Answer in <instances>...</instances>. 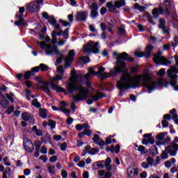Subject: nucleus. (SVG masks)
I'll use <instances>...</instances> for the list:
<instances>
[{
	"label": "nucleus",
	"instance_id": "1",
	"mask_svg": "<svg viewBox=\"0 0 178 178\" xmlns=\"http://www.w3.org/2000/svg\"><path fill=\"white\" fill-rule=\"evenodd\" d=\"M91 74L101 76L103 79H106V77L110 76L109 74L105 72L104 67H99L98 72H95L92 68H90L86 75L77 74L76 72L72 71L71 79H70V82L67 86V90L69 92L79 91L76 95L72 96L74 101H86L88 98L90 90L83 88L81 83H83V79H85L87 87H90L91 83L89 80L91 79Z\"/></svg>",
	"mask_w": 178,
	"mask_h": 178
},
{
	"label": "nucleus",
	"instance_id": "6",
	"mask_svg": "<svg viewBox=\"0 0 178 178\" xmlns=\"http://www.w3.org/2000/svg\"><path fill=\"white\" fill-rule=\"evenodd\" d=\"M83 52L86 54H99V42H94L92 40L89 41L86 44L83 45Z\"/></svg>",
	"mask_w": 178,
	"mask_h": 178
},
{
	"label": "nucleus",
	"instance_id": "21",
	"mask_svg": "<svg viewBox=\"0 0 178 178\" xmlns=\"http://www.w3.org/2000/svg\"><path fill=\"white\" fill-rule=\"evenodd\" d=\"M134 146H135V149H136V151H138L140 155H145V154H147L148 150L145 149V147H144L143 145L138 146V145L135 144Z\"/></svg>",
	"mask_w": 178,
	"mask_h": 178
},
{
	"label": "nucleus",
	"instance_id": "17",
	"mask_svg": "<svg viewBox=\"0 0 178 178\" xmlns=\"http://www.w3.org/2000/svg\"><path fill=\"white\" fill-rule=\"evenodd\" d=\"M97 175L99 176V178H111L112 177V172L109 171L105 172L104 170H101L97 171Z\"/></svg>",
	"mask_w": 178,
	"mask_h": 178
},
{
	"label": "nucleus",
	"instance_id": "10",
	"mask_svg": "<svg viewBox=\"0 0 178 178\" xmlns=\"http://www.w3.org/2000/svg\"><path fill=\"white\" fill-rule=\"evenodd\" d=\"M165 152L170 154V156H176L178 152V144L171 143L170 145L165 147Z\"/></svg>",
	"mask_w": 178,
	"mask_h": 178
},
{
	"label": "nucleus",
	"instance_id": "50",
	"mask_svg": "<svg viewBox=\"0 0 178 178\" xmlns=\"http://www.w3.org/2000/svg\"><path fill=\"white\" fill-rule=\"evenodd\" d=\"M24 19H19L15 22V26H24Z\"/></svg>",
	"mask_w": 178,
	"mask_h": 178
},
{
	"label": "nucleus",
	"instance_id": "62",
	"mask_svg": "<svg viewBox=\"0 0 178 178\" xmlns=\"http://www.w3.org/2000/svg\"><path fill=\"white\" fill-rule=\"evenodd\" d=\"M78 166L79 167V168H84V166H86V161H79V163H78Z\"/></svg>",
	"mask_w": 178,
	"mask_h": 178
},
{
	"label": "nucleus",
	"instance_id": "53",
	"mask_svg": "<svg viewBox=\"0 0 178 178\" xmlns=\"http://www.w3.org/2000/svg\"><path fill=\"white\" fill-rule=\"evenodd\" d=\"M165 73H166V72L165 71V69L162 68L157 72V76H165Z\"/></svg>",
	"mask_w": 178,
	"mask_h": 178
},
{
	"label": "nucleus",
	"instance_id": "60",
	"mask_svg": "<svg viewBox=\"0 0 178 178\" xmlns=\"http://www.w3.org/2000/svg\"><path fill=\"white\" fill-rule=\"evenodd\" d=\"M24 175L25 176H29V175H31V170L29 168H26L24 170Z\"/></svg>",
	"mask_w": 178,
	"mask_h": 178
},
{
	"label": "nucleus",
	"instance_id": "15",
	"mask_svg": "<svg viewBox=\"0 0 178 178\" xmlns=\"http://www.w3.org/2000/svg\"><path fill=\"white\" fill-rule=\"evenodd\" d=\"M164 5L165 6V13L167 15H170L171 9L175 8V4H173V0H164Z\"/></svg>",
	"mask_w": 178,
	"mask_h": 178
},
{
	"label": "nucleus",
	"instance_id": "23",
	"mask_svg": "<svg viewBox=\"0 0 178 178\" xmlns=\"http://www.w3.org/2000/svg\"><path fill=\"white\" fill-rule=\"evenodd\" d=\"M159 29H161L163 33H169V31L166 29V27L165 26V23H166V21L164 19H161L159 20Z\"/></svg>",
	"mask_w": 178,
	"mask_h": 178
},
{
	"label": "nucleus",
	"instance_id": "5",
	"mask_svg": "<svg viewBox=\"0 0 178 178\" xmlns=\"http://www.w3.org/2000/svg\"><path fill=\"white\" fill-rule=\"evenodd\" d=\"M37 44L40 45L41 49L46 52V55L49 56H51V55H60L59 49L54 44L46 43L44 41L37 42Z\"/></svg>",
	"mask_w": 178,
	"mask_h": 178
},
{
	"label": "nucleus",
	"instance_id": "19",
	"mask_svg": "<svg viewBox=\"0 0 178 178\" xmlns=\"http://www.w3.org/2000/svg\"><path fill=\"white\" fill-rule=\"evenodd\" d=\"M127 173L129 178H136L138 175V170L137 168H129L127 169Z\"/></svg>",
	"mask_w": 178,
	"mask_h": 178
},
{
	"label": "nucleus",
	"instance_id": "8",
	"mask_svg": "<svg viewBox=\"0 0 178 178\" xmlns=\"http://www.w3.org/2000/svg\"><path fill=\"white\" fill-rule=\"evenodd\" d=\"M154 49V46L149 44L146 47L145 51H139L134 54L136 58H143V56H145V58H151V52H152V50Z\"/></svg>",
	"mask_w": 178,
	"mask_h": 178
},
{
	"label": "nucleus",
	"instance_id": "52",
	"mask_svg": "<svg viewBox=\"0 0 178 178\" xmlns=\"http://www.w3.org/2000/svg\"><path fill=\"white\" fill-rule=\"evenodd\" d=\"M15 111V106H10L8 109L6 111V113L7 115H10L13 111Z\"/></svg>",
	"mask_w": 178,
	"mask_h": 178
},
{
	"label": "nucleus",
	"instance_id": "11",
	"mask_svg": "<svg viewBox=\"0 0 178 178\" xmlns=\"http://www.w3.org/2000/svg\"><path fill=\"white\" fill-rule=\"evenodd\" d=\"M74 56H76V53L74 50H70L68 52V56L65 58V67L67 68L73 63V60H74Z\"/></svg>",
	"mask_w": 178,
	"mask_h": 178
},
{
	"label": "nucleus",
	"instance_id": "55",
	"mask_svg": "<svg viewBox=\"0 0 178 178\" xmlns=\"http://www.w3.org/2000/svg\"><path fill=\"white\" fill-rule=\"evenodd\" d=\"M174 42L171 44L172 47H177L178 45V37L177 36H175L174 38Z\"/></svg>",
	"mask_w": 178,
	"mask_h": 178
},
{
	"label": "nucleus",
	"instance_id": "42",
	"mask_svg": "<svg viewBox=\"0 0 178 178\" xmlns=\"http://www.w3.org/2000/svg\"><path fill=\"white\" fill-rule=\"evenodd\" d=\"M95 163H96V165L97 166V168H99V169H104L105 168L104 161H97Z\"/></svg>",
	"mask_w": 178,
	"mask_h": 178
},
{
	"label": "nucleus",
	"instance_id": "3",
	"mask_svg": "<svg viewBox=\"0 0 178 178\" xmlns=\"http://www.w3.org/2000/svg\"><path fill=\"white\" fill-rule=\"evenodd\" d=\"M113 56H117L116 65L110 70L111 76H116L119 73H122L123 69L126 67V63L124 60H129V62H133L134 58L132 57H129V54L126 52H122V54H118V51H114L113 53Z\"/></svg>",
	"mask_w": 178,
	"mask_h": 178
},
{
	"label": "nucleus",
	"instance_id": "49",
	"mask_svg": "<svg viewBox=\"0 0 178 178\" xmlns=\"http://www.w3.org/2000/svg\"><path fill=\"white\" fill-rule=\"evenodd\" d=\"M59 23H61L63 27H67L70 24V22L65 21L63 19H60Z\"/></svg>",
	"mask_w": 178,
	"mask_h": 178
},
{
	"label": "nucleus",
	"instance_id": "54",
	"mask_svg": "<svg viewBox=\"0 0 178 178\" xmlns=\"http://www.w3.org/2000/svg\"><path fill=\"white\" fill-rule=\"evenodd\" d=\"M146 17L149 23H151V24L155 25V22L152 21V17H151V15H147Z\"/></svg>",
	"mask_w": 178,
	"mask_h": 178
},
{
	"label": "nucleus",
	"instance_id": "37",
	"mask_svg": "<svg viewBox=\"0 0 178 178\" xmlns=\"http://www.w3.org/2000/svg\"><path fill=\"white\" fill-rule=\"evenodd\" d=\"M81 63H88L90 62V58L88 56H83L79 58Z\"/></svg>",
	"mask_w": 178,
	"mask_h": 178
},
{
	"label": "nucleus",
	"instance_id": "34",
	"mask_svg": "<svg viewBox=\"0 0 178 178\" xmlns=\"http://www.w3.org/2000/svg\"><path fill=\"white\" fill-rule=\"evenodd\" d=\"M39 67L42 72H47V70H49V67L44 63L40 64Z\"/></svg>",
	"mask_w": 178,
	"mask_h": 178
},
{
	"label": "nucleus",
	"instance_id": "59",
	"mask_svg": "<svg viewBox=\"0 0 178 178\" xmlns=\"http://www.w3.org/2000/svg\"><path fill=\"white\" fill-rule=\"evenodd\" d=\"M97 152H98L97 151V149H95V148H92L89 151V154L90 155H95V154H97Z\"/></svg>",
	"mask_w": 178,
	"mask_h": 178
},
{
	"label": "nucleus",
	"instance_id": "26",
	"mask_svg": "<svg viewBox=\"0 0 178 178\" xmlns=\"http://www.w3.org/2000/svg\"><path fill=\"white\" fill-rule=\"evenodd\" d=\"M92 101H98L99 98H104V93L97 92L95 95L91 96Z\"/></svg>",
	"mask_w": 178,
	"mask_h": 178
},
{
	"label": "nucleus",
	"instance_id": "39",
	"mask_svg": "<svg viewBox=\"0 0 178 178\" xmlns=\"http://www.w3.org/2000/svg\"><path fill=\"white\" fill-rule=\"evenodd\" d=\"M32 105L35 106V108H41V104L38 102V100L37 99H34L32 101Z\"/></svg>",
	"mask_w": 178,
	"mask_h": 178
},
{
	"label": "nucleus",
	"instance_id": "28",
	"mask_svg": "<svg viewBox=\"0 0 178 178\" xmlns=\"http://www.w3.org/2000/svg\"><path fill=\"white\" fill-rule=\"evenodd\" d=\"M114 5H115V8H122V6H124L126 5V1L120 0L115 1Z\"/></svg>",
	"mask_w": 178,
	"mask_h": 178
},
{
	"label": "nucleus",
	"instance_id": "51",
	"mask_svg": "<svg viewBox=\"0 0 178 178\" xmlns=\"http://www.w3.org/2000/svg\"><path fill=\"white\" fill-rule=\"evenodd\" d=\"M59 109L61 112H63V113H65V115H68V113H70V109H69V108H65L63 107H60Z\"/></svg>",
	"mask_w": 178,
	"mask_h": 178
},
{
	"label": "nucleus",
	"instance_id": "29",
	"mask_svg": "<svg viewBox=\"0 0 178 178\" xmlns=\"http://www.w3.org/2000/svg\"><path fill=\"white\" fill-rule=\"evenodd\" d=\"M42 88L44 92L47 94H49L51 92V90H49V87L48 86V83L44 82L42 85Z\"/></svg>",
	"mask_w": 178,
	"mask_h": 178
},
{
	"label": "nucleus",
	"instance_id": "57",
	"mask_svg": "<svg viewBox=\"0 0 178 178\" xmlns=\"http://www.w3.org/2000/svg\"><path fill=\"white\" fill-rule=\"evenodd\" d=\"M66 148H67V144L66 143H63L60 145L61 151H66Z\"/></svg>",
	"mask_w": 178,
	"mask_h": 178
},
{
	"label": "nucleus",
	"instance_id": "45",
	"mask_svg": "<svg viewBox=\"0 0 178 178\" xmlns=\"http://www.w3.org/2000/svg\"><path fill=\"white\" fill-rule=\"evenodd\" d=\"M49 23L51 24V26H55L56 24V19L54 17H50L48 19Z\"/></svg>",
	"mask_w": 178,
	"mask_h": 178
},
{
	"label": "nucleus",
	"instance_id": "2",
	"mask_svg": "<svg viewBox=\"0 0 178 178\" xmlns=\"http://www.w3.org/2000/svg\"><path fill=\"white\" fill-rule=\"evenodd\" d=\"M152 77L148 71H144L141 74H137L133 77L129 72H124L120 78V80L117 83L118 90H127L128 88H137L140 84H143L151 91L155 90V82L152 81Z\"/></svg>",
	"mask_w": 178,
	"mask_h": 178
},
{
	"label": "nucleus",
	"instance_id": "31",
	"mask_svg": "<svg viewBox=\"0 0 178 178\" xmlns=\"http://www.w3.org/2000/svg\"><path fill=\"white\" fill-rule=\"evenodd\" d=\"M32 130L33 131H34V133H35L36 136H38V137H41V136H42V131L38 129L37 126L33 127Z\"/></svg>",
	"mask_w": 178,
	"mask_h": 178
},
{
	"label": "nucleus",
	"instance_id": "12",
	"mask_svg": "<svg viewBox=\"0 0 178 178\" xmlns=\"http://www.w3.org/2000/svg\"><path fill=\"white\" fill-rule=\"evenodd\" d=\"M89 9L91 10L90 17H92V19H97V17H98V4L93 3L89 6Z\"/></svg>",
	"mask_w": 178,
	"mask_h": 178
},
{
	"label": "nucleus",
	"instance_id": "20",
	"mask_svg": "<svg viewBox=\"0 0 178 178\" xmlns=\"http://www.w3.org/2000/svg\"><path fill=\"white\" fill-rule=\"evenodd\" d=\"M0 105L3 106V108H8L9 106V102L5 97V96L3 95L2 93L0 92Z\"/></svg>",
	"mask_w": 178,
	"mask_h": 178
},
{
	"label": "nucleus",
	"instance_id": "22",
	"mask_svg": "<svg viewBox=\"0 0 178 178\" xmlns=\"http://www.w3.org/2000/svg\"><path fill=\"white\" fill-rule=\"evenodd\" d=\"M92 140L95 144H97L98 145H101L102 147L105 145V142L99 138V136L97 134H95Z\"/></svg>",
	"mask_w": 178,
	"mask_h": 178
},
{
	"label": "nucleus",
	"instance_id": "44",
	"mask_svg": "<svg viewBox=\"0 0 178 178\" xmlns=\"http://www.w3.org/2000/svg\"><path fill=\"white\" fill-rule=\"evenodd\" d=\"M90 149H91V147L90 146H86L84 149V150L82 152V156H86V155L87 154V152H88V154L90 153Z\"/></svg>",
	"mask_w": 178,
	"mask_h": 178
},
{
	"label": "nucleus",
	"instance_id": "61",
	"mask_svg": "<svg viewBox=\"0 0 178 178\" xmlns=\"http://www.w3.org/2000/svg\"><path fill=\"white\" fill-rule=\"evenodd\" d=\"M100 27L102 31H106V23H101L100 24Z\"/></svg>",
	"mask_w": 178,
	"mask_h": 178
},
{
	"label": "nucleus",
	"instance_id": "27",
	"mask_svg": "<svg viewBox=\"0 0 178 178\" xmlns=\"http://www.w3.org/2000/svg\"><path fill=\"white\" fill-rule=\"evenodd\" d=\"M154 143H155V139H154V138H150L149 139L144 138L142 140V144L143 145H148V144H154Z\"/></svg>",
	"mask_w": 178,
	"mask_h": 178
},
{
	"label": "nucleus",
	"instance_id": "40",
	"mask_svg": "<svg viewBox=\"0 0 178 178\" xmlns=\"http://www.w3.org/2000/svg\"><path fill=\"white\" fill-rule=\"evenodd\" d=\"M34 145L36 147L35 149H41V145H42V142L40 140H35Z\"/></svg>",
	"mask_w": 178,
	"mask_h": 178
},
{
	"label": "nucleus",
	"instance_id": "63",
	"mask_svg": "<svg viewBox=\"0 0 178 178\" xmlns=\"http://www.w3.org/2000/svg\"><path fill=\"white\" fill-rule=\"evenodd\" d=\"M40 152L41 154H47L48 152V150H47V147H45V146H42L40 149Z\"/></svg>",
	"mask_w": 178,
	"mask_h": 178
},
{
	"label": "nucleus",
	"instance_id": "36",
	"mask_svg": "<svg viewBox=\"0 0 178 178\" xmlns=\"http://www.w3.org/2000/svg\"><path fill=\"white\" fill-rule=\"evenodd\" d=\"M147 163H148L149 166H154V162H155V160L154 158L151 156H148L146 159Z\"/></svg>",
	"mask_w": 178,
	"mask_h": 178
},
{
	"label": "nucleus",
	"instance_id": "7",
	"mask_svg": "<svg viewBox=\"0 0 178 178\" xmlns=\"http://www.w3.org/2000/svg\"><path fill=\"white\" fill-rule=\"evenodd\" d=\"M40 5H44V0H35V1L29 3L26 6V9L32 13L40 12L41 9Z\"/></svg>",
	"mask_w": 178,
	"mask_h": 178
},
{
	"label": "nucleus",
	"instance_id": "16",
	"mask_svg": "<svg viewBox=\"0 0 178 178\" xmlns=\"http://www.w3.org/2000/svg\"><path fill=\"white\" fill-rule=\"evenodd\" d=\"M88 17V13L87 11H83L77 13L76 19L77 22H86L87 17Z\"/></svg>",
	"mask_w": 178,
	"mask_h": 178
},
{
	"label": "nucleus",
	"instance_id": "24",
	"mask_svg": "<svg viewBox=\"0 0 178 178\" xmlns=\"http://www.w3.org/2000/svg\"><path fill=\"white\" fill-rule=\"evenodd\" d=\"M10 175H12V169L10 168H6L5 171L3 172L2 178H9L10 177Z\"/></svg>",
	"mask_w": 178,
	"mask_h": 178
},
{
	"label": "nucleus",
	"instance_id": "56",
	"mask_svg": "<svg viewBox=\"0 0 178 178\" xmlns=\"http://www.w3.org/2000/svg\"><path fill=\"white\" fill-rule=\"evenodd\" d=\"M3 162L6 166H10V163L9 162V159L8 157H4Z\"/></svg>",
	"mask_w": 178,
	"mask_h": 178
},
{
	"label": "nucleus",
	"instance_id": "4",
	"mask_svg": "<svg viewBox=\"0 0 178 178\" xmlns=\"http://www.w3.org/2000/svg\"><path fill=\"white\" fill-rule=\"evenodd\" d=\"M57 72L58 73L51 79L50 86L52 90H54L57 92H65L64 88L55 84L56 81H60L65 79V67H63V65H58L57 67Z\"/></svg>",
	"mask_w": 178,
	"mask_h": 178
},
{
	"label": "nucleus",
	"instance_id": "14",
	"mask_svg": "<svg viewBox=\"0 0 178 178\" xmlns=\"http://www.w3.org/2000/svg\"><path fill=\"white\" fill-rule=\"evenodd\" d=\"M24 149L28 152H33L34 151V145L29 138L24 139Z\"/></svg>",
	"mask_w": 178,
	"mask_h": 178
},
{
	"label": "nucleus",
	"instance_id": "32",
	"mask_svg": "<svg viewBox=\"0 0 178 178\" xmlns=\"http://www.w3.org/2000/svg\"><path fill=\"white\" fill-rule=\"evenodd\" d=\"M171 139L170 137L167 136L165 138H164L162 141H161V145H168V144H169V143H170Z\"/></svg>",
	"mask_w": 178,
	"mask_h": 178
},
{
	"label": "nucleus",
	"instance_id": "30",
	"mask_svg": "<svg viewBox=\"0 0 178 178\" xmlns=\"http://www.w3.org/2000/svg\"><path fill=\"white\" fill-rule=\"evenodd\" d=\"M51 44H56L58 42V39L56 38V31H53L51 32Z\"/></svg>",
	"mask_w": 178,
	"mask_h": 178
},
{
	"label": "nucleus",
	"instance_id": "64",
	"mask_svg": "<svg viewBox=\"0 0 178 178\" xmlns=\"http://www.w3.org/2000/svg\"><path fill=\"white\" fill-rule=\"evenodd\" d=\"M61 176L63 178H67V172L66 170H63L61 172Z\"/></svg>",
	"mask_w": 178,
	"mask_h": 178
},
{
	"label": "nucleus",
	"instance_id": "18",
	"mask_svg": "<svg viewBox=\"0 0 178 178\" xmlns=\"http://www.w3.org/2000/svg\"><path fill=\"white\" fill-rule=\"evenodd\" d=\"M163 8L161 6L159 8H155L153 9L152 13L156 19H158L159 15H162L163 13Z\"/></svg>",
	"mask_w": 178,
	"mask_h": 178
},
{
	"label": "nucleus",
	"instance_id": "43",
	"mask_svg": "<svg viewBox=\"0 0 178 178\" xmlns=\"http://www.w3.org/2000/svg\"><path fill=\"white\" fill-rule=\"evenodd\" d=\"M48 126H49L51 127V129H55V127L56 126V122L54 120H49Z\"/></svg>",
	"mask_w": 178,
	"mask_h": 178
},
{
	"label": "nucleus",
	"instance_id": "9",
	"mask_svg": "<svg viewBox=\"0 0 178 178\" xmlns=\"http://www.w3.org/2000/svg\"><path fill=\"white\" fill-rule=\"evenodd\" d=\"M161 52L154 56L153 60L156 65H170L172 62L166 58L160 56Z\"/></svg>",
	"mask_w": 178,
	"mask_h": 178
},
{
	"label": "nucleus",
	"instance_id": "48",
	"mask_svg": "<svg viewBox=\"0 0 178 178\" xmlns=\"http://www.w3.org/2000/svg\"><path fill=\"white\" fill-rule=\"evenodd\" d=\"M83 133L85 136H88V137H91V136L92 135V131L90 130V129H84Z\"/></svg>",
	"mask_w": 178,
	"mask_h": 178
},
{
	"label": "nucleus",
	"instance_id": "33",
	"mask_svg": "<svg viewBox=\"0 0 178 178\" xmlns=\"http://www.w3.org/2000/svg\"><path fill=\"white\" fill-rule=\"evenodd\" d=\"M49 173L51 175H55V165H49V164L47 165Z\"/></svg>",
	"mask_w": 178,
	"mask_h": 178
},
{
	"label": "nucleus",
	"instance_id": "46",
	"mask_svg": "<svg viewBox=\"0 0 178 178\" xmlns=\"http://www.w3.org/2000/svg\"><path fill=\"white\" fill-rule=\"evenodd\" d=\"M63 37L65 39L69 38V29H65L64 31H63Z\"/></svg>",
	"mask_w": 178,
	"mask_h": 178
},
{
	"label": "nucleus",
	"instance_id": "25",
	"mask_svg": "<svg viewBox=\"0 0 178 178\" xmlns=\"http://www.w3.org/2000/svg\"><path fill=\"white\" fill-rule=\"evenodd\" d=\"M149 151L152 156H155L156 155H158V147H156V146L155 145L151 146Z\"/></svg>",
	"mask_w": 178,
	"mask_h": 178
},
{
	"label": "nucleus",
	"instance_id": "47",
	"mask_svg": "<svg viewBox=\"0 0 178 178\" xmlns=\"http://www.w3.org/2000/svg\"><path fill=\"white\" fill-rule=\"evenodd\" d=\"M112 163V160L111 158H107L105 161H104V166L106 168H108V166H110L111 163Z\"/></svg>",
	"mask_w": 178,
	"mask_h": 178
},
{
	"label": "nucleus",
	"instance_id": "41",
	"mask_svg": "<svg viewBox=\"0 0 178 178\" xmlns=\"http://www.w3.org/2000/svg\"><path fill=\"white\" fill-rule=\"evenodd\" d=\"M156 140H159V141H162L165 138V134L163 132L159 133L156 136Z\"/></svg>",
	"mask_w": 178,
	"mask_h": 178
},
{
	"label": "nucleus",
	"instance_id": "35",
	"mask_svg": "<svg viewBox=\"0 0 178 178\" xmlns=\"http://www.w3.org/2000/svg\"><path fill=\"white\" fill-rule=\"evenodd\" d=\"M25 97H26L27 101L31 100V91L30 90L26 89L25 90Z\"/></svg>",
	"mask_w": 178,
	"mask_h": 178
},
{
	"label": "nucleus",
	"instance_id": "13",
	"mask_svg": "<svg viewBox=\"0 0 178 178\" xmlns=\"http://www.w3.org/2000/svg\"><path fill=\"white\" fill-rule=\"evenodd\" d=\"M22 118L25 122H29V123H31V124H34L35 122V119H34L33 115L30 114V113L28 112L22 113Z\"/></svg>",
	"mask_w": 178,
	"mask_h": 178
},
{
	"label": "nucleus",
	"instance_id": "58",
	"mask_svg": "<svg viewBox=\"0 0 178 178\" xmlns=\"http://www.w3.org/2000/svg\"><path fill=\"white\" fill-rule=\"evenodd\" d=\"M31 76V73L30 72H27L24 75V79L25 80H29V79H30Z\"/></svg>",
	"mask_w": 178,
	"mask_h": 178
},
{
	"label": "nucleus",
	"instance_id": "38",
	"mask_svg": "<svg viewBox=\"0 0 178 178\" xmlns=\"http://www.w3.org/2000/svg\"><path fill=\"white\" fill-rule=\"evenodd\" d=\"M40 116H41L43 119H47V110L40 109L39 111Z\"/></svg>",
	"mask_w": 178,
	"mask_h": 178
}]
</instances>
